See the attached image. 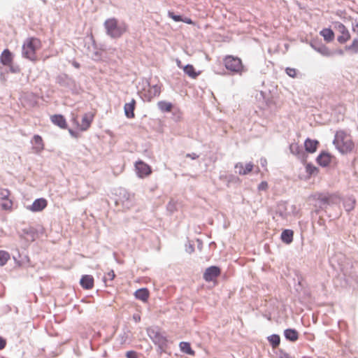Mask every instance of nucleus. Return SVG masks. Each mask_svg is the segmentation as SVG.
<instances>
[{
    "instance_id": "nucleus-6",
    "label": "nucleus",
    "mask_w": 358,
    "mask_h": 358,
    "mask_svg": "<svg viewBox=\"0 0 358 358\" xmlns=\"http://www.w3.org/2000/svg\"><path fill=\"white\" fill-rule=\"evenodd\" d=\"M11 192L8 189H0V206L3 210L11 212L13 209V201L10 199Z\"/></svg>"
},
{
    "instance_id": "nucleus-26",
    "label": "nucleus",
    "mask_w": 358,
    "mask_h": 358,
    "mask_svg": "<svg viewBox=\"0 0 358 358\" xmlns=\"http://www.w3.org/2000/svg\"><path fill=\"white\" fill-rule=\"evenodd\" d=\"M267 339L273 348H276L280 345V338L278 334H272L269 336Z\"/></svg>"
},
{
    "instance_id": "nucleus-19",
    "label": "nucleus",
    "mask_w": 358,
    "mask_h": 358,
    "mask_svg": "<svg viewBox=\"0 0 358 358\" xmlns=\"http://www.w3.org/2000/svg\"><path fill=\"white\" fill-rule=\"evenodd\" d=\"M318 144H319V142L317 141L307 138L305 141L304 146H305L306 150L308 152L313 153L316 151Z\"/></svg>"
},
{
    "instance_id": "nucleus-21",
    "label": "nucleus",
    "mask_w": 358,
    "mask_h": 358,
    "mask_svg": "<svg viewBox=\"0 0 358 358\" xmlns=\"http://www.w3.org/2000/svg\"><path fill=\"white\" fill-rule=\"evenodd\" d=\"M284 336L287 340L294 342L299 338V333L296 329H287L284 331Z\"/></svg>"
},
{
    "instance_id": "nucleus-5",
    "label": "nucleus",
    "mask_w": 358,
    "mask_h": 358,
    "mask_svg": "<svg viewBox=\"0 0 358 358\" xmlns=\"http://www.w3.org/2000/svg\"><path fill=\"white\" fill-rule=\"evenodd\" d=\"M147 334L152 342L159 347L166 345L167 340L166 336L158 327H150L147 329Z\"/></svg>"
},
{
    "instance_id": "nucleus-38",
    "label": "nucleus",
    "mask_w": 358,
    "mask_h": 358,
    "mask_svg": "<svg viewBox=\"0 0 358 358\" xmlns=\"http://www.w3.org/2000/svg\"><path fill=\"white\" fill-rule=\"evenodd\" d=\"M115 275L113 271H109L103 278L105 282H107L108 281H112Z\"/></svg>"
},
{
    "instance_id": "nucleus-33",
    "label": "nucleus",
    "mask_w": 358,
    "mask_h": 358,
    "mask_svg": "<svg viewBox=\"0 0 358 358\" xmlns=\"http://www.w3.org/2000/svg\"><path fill=\"white\" fill-rule=\"evenodd\" d=\"M355 201L348 199L344 202V207L347 211H350L355 208Z\"/></svg>"
},
{
    "instance_id": "nucleus-8",
    "label": "nucleus",
    "mask_w": 358,
    "mask_h": 358,
    "mask_svg": "<svg viewBox=\"0 0 358 358\" xmlns=\"http://www.w3.org/2000/svg\"><path fill=\"white\" fill-rule=\"evenodd\" d=\"M220 273L221 271L219 267L211 266L206 269L203 277L206 282H210L219 276Z\"/></svg>"
},
{
    "instance_id": "nucleus-28",
    "label": "nucleus",
    "mask_w": 358,
    "mask_h": 358,
    "mask_svg": "<svg viewBox=\"0 0 358 358\" xmlns=\"http://www.w3.org/2000/svg\"><path fill=\"white\" fill-rule=\"evenodd\" d=\"M158 108L163 112H170L172 109V104L165 101H159L157 103Z\"/></svg>"
},
{
    "instance_id": "nucleus-12",
    "label": "nucleus",
    "mask_w": 358,
    "mask_h": 358,
    "mask_svg": "<svg viewBox=\"0 0 358 358\" xmlns=\"http://www.w3.org/2000/svg\"><path fill=\"white\" fill-rule=\"evenodd\" d=\"M0 61L4 66L12 67L13 63V55L8 49H5L0 56Z\"/></svg>"
},
{
    "instance_id": "nucleus-11",
    "label": "nucleus",
    "mask_w": 358,
    "mask_h": 358,
    "mask_svg": "<svg viewBox=\"0 0 358 358\" xmlns=\"http://www.w3.org/2000/svg\"><path fill=\"white\" fill-rule=\"evenodd\" d=\"M32 150L36 153H39L45 148L42 137L39 135H34L31 140Z\"/></svg>"
},
{
    "instance_id": "nucleus-4",
    "label": "nucleus",
    "mask_w": 358,
    "mask_h": 358,
    "mask_svg": "<svg viewBox=\"0 0 358 358\" xmlns=\"http://www.w3.org/2000/svg\"><path fill=\"white\" fill-rule=\"evenodd\" d=\"M223 62L226 69L233 73L241 74L245 71L242 61L238 57L227 55Z\"/></svg>"
},
{
    "instance_id": "nucleus-30",
    "label": "nucleus",
    "mask_w": 358,
    "mask_h": 358,
    "mask_svg": "<svg viewBox=\"0 0 358 358\" xmlns=\"http://www.w3.org/2000/svg\"><path fill=\"white\" fill-rule=\"evenodd\" d=\"M78 122L81 130H87L90 127V120L87 115L82 117L80 122L78 120Z\"/></svg>"
},
{
    "instance_id": "nucleus-36",
    "label": "nucleus",
    "mask_w": 358,
    "mask_h": 358,
    "mask_svg": "<svg viewBox=\"0 0 358 358\" xmlns=\"http://www.w3.org/2000/svg\"><path fill=\"white\" fill-rule=\"evenodd\" d=\"M306 169L309 175H313L318 171L317 169L310 164L306 165Z\"/></svg>"
},
{
    "instance_id": "nucleus-17",
    "label": "nucleus",
    "mask_w": 358,
    "mask_h": 358,
    "mask_svg": "<svg viewBox=\"0 0 358 358\" xmlns=\"http://www.w3.org/2000/svg\"><path fill=\"white\" fill-rule=\"evenodd\" d=\"M136 101L133 99L129 103L124 104V110L127 117L133 118L134 117V109H135Z\"/></svg>"
},
{
    "instance_id": "nucleus-13",
    "label": "nucleus",
    "mask_w": 358,
    "mask_h": 358,
    "mask_svg": "<svg viewBox=\"0 0 358 358\" xmlns=\"http://www.w3.org/2000/svg\"><path fill=\"white\" fill-rule=\"evenodd\" d=\"M236 172L238 173L240 175H246L248 173L251 172L253 169V164L252 162H249L245 164V166L241 162L237 163L235 165Z\"/></svg>"
},
{
    "instance_id": "nucleus-7",
    "label": "nucleus",
    "mask_w": 358,
    "mask_h": 358,
    "mask_svg": "<svg viewBox=\"0 0 358 358\" xmlns=\"http://www.w3.org/2000/svg\"><path fill=\"white\" fill-rule=\"evenodd\" d=\"M336 28L341 34V35L338 36L337 41L341 44L346 43L350 38V34L348 29L341 22L336 24Z\"/></svg>"
},
{
    "instance_id": "nucleus-49",
    "label": "nucleus",
    "mask_w": 358,
    "mask_h": 358,
    "mask_svg": "<svg viewBox=\"0 0 358 358\" xmlns=\"http://www.w3.org/2000/svg\"><path fill=\"white\" fill-rule=\"evenodd\" d=\"M133 318L136 322L141 320V317L138 315H134Z\"/></svg>"
},
{
    "instance_id": "nucleus-20",
    "label": "nucleus",
    "mask_w": 358,
    "mask_h": 358,
    "mask_svg": "<svg viewBox=\"0 0 358 358\" xmlns=\"http://www.w3.org/2000/svg\"><path fill=\"white\" fill-rule=\"evenodd\" d=\"M317 162L320 166H327L331 162V156L329 153L323 152L317 157Z\"/></svg>"
},
{
    "instance_id": "nucleus-37",
    "label": "nucleus",
    "mask_w": 358,
    "mask_h": 358,
    "mask_svg": "<svg viewBox=\"0 0 358 358\" xmlns=\"http://www.w3.org/2000/svg\"><path fill=\"white\" fill-rule=\"evenodd\" d=\"M278 355L279 358H293L289 353H287L282 349L278 350Z\"/></svg>"
},
{
    "instance_id": "nucleus-46",
    "label": "nucleus",
    "mask_w": 358,
    "mask_h": 358,
    "mask_svg": "<svg viewBox=\"0 0 358 358\" xmlns=\"http://www.w3.org/2000/svg\"><path fill=\"white\" fill-rule=\"evenodd\" d=\"M186 251L191 254L192 252H193L194 251V245H192V244H189L188 245H186Z\"/></svg>"
},
{
    "instance_id": "nucleus-15",
    "label": "nucleus",
    "mask_w": 358,
    "mask_h": 358,
    "mask_svg": "<svg viewBox=\"0 0 358 358\" xmlns=\"http://www.w3.org/2000/svg\"><path fill=\"white\" fill-rule=\"evenodd\" d=\"M51 122L62 129L67 127V122L64 117L62 115H53L50 117Z\"/></svg>"
},
{
    "instance_id": "nucleus-43",
    "label": "nucleus",
    "mask_w": 358,
    "mask_h": 358,
    "mask_svg": "<svg viewBox=\"0 0 358 358\" xmlns=\"http://www.w3.org/2000/svg\"><path fill=\"white\" fill-rule=\"evenodd\" d=\"M24 233H26L27 234H28V235H30V236H31V241H34V240L36 233H35V231H34L32 229H29V231L24 230Z\"/></svg>"
},
{
    "instance_id": "nucleus-39",
    "label": "nucleus",
    "mask_w": 358,
    "mask_h": 358,
    "mask_svg": "<svg viewBox=\"0 0 358 358\" xmlns=\"http://www.w3.org/2000/svg\"><path fill=\"white\" fill-rule=\"evenodd\" d=\"M169 16L172 18L175 22H181L182 21V16L175 15L173 12H169Z\"/></svg>"
},
{
    "instance_id": "nucleus-48",
    "label": "nucleus",
    "mask_w": 358,
    "mask_h": 358,
    "mask_svg": "<svg viewBox=\"0 0 358 358\" xmlns=\"http://www.w3.org/2000/svg\"><path fill=\"white\" fill-rule=\"evenodd\" d=\"M186 157H189L192 159H196L199 158V155H196V153L187 154Z\"/></svg>"
},
{
    "instance_id": "nucleus-3",
    "label": "nucleus",
    "mask_w": 358,
    "mask_h": 358,
    "mask_svg": "<svg viewBox=\"0 0 358 358\" xmlns=\"http://www.w3.org/2000/svg\"><path fill=\"white\" fill-rule=\"evenodd\" d=\"M333 143L341 153L349 152L354 147L352 141L343 131H337L336 133Z\"/></svg>"
},
{
    "instance_id": "nucleus-25",
    "label": "nucleus",
    "mask_w": 358,
    "mask_h": 358,
    "mask_svg": "<svg viewBox=\"0 0 358 358\" xmlns=\"http://www.w3.org/2000/svg\"><path fill=\"white\" fill-rule=\"evenodd\" d=\"M184 72L192 78H196L199 76V73L195 71L194 66L191 64H187L183 68Z\"/></svg>"
},
{
    "instance_id": "nucleus-34",
    "label": "nucleus",
    "mask_w": 358,
    "mask_h": 358,
    "mask_svg": "<svg viewBox=\"0 0 358 358\" xmlns=\"http://www.w3.org/2000/svg\"><path fill=\"white\" fill-rule=\"evenodd\" d=\"M285 210V204H280L277 210V213H279L280 216L284 219L287 218L288 215V213H287Z\"/></svg>"
},
{
    "instance_id": "nucleus-50",
    "label": "nucleus",
    "mask_w": 358,
    "mask_h": 358,
    "mask_svg": "<svg viewBox=\"0 0 358 358\" xmlns=\"http://www.w3.org/2000/svg\"><path fill=\"white\" fill-rule=\"evenodd\" d=\"M182 22H185L187 24H192V21L189 18H185V20H182Z\"/></svg>"
},
{
    "instance_id": "nucleus-2",
    "label": "nucleus",
    "mask_w": 358,
    "mask_h": 358,
    "mask_svg": "<svg viewBox=\"0 0 358 358\" xmlns=\"http://www.w3.org/2000/svg\"><path fill=\"white\" fill-rule=\"evenodd\" d=\"M41 48L40 39L34 37L28 38L22 45V55L31 61L37 60L36 52Z\"/></svg>"
},
{
    "instance_id": "nucleus-42",
    "label": "nucleus",
    "mask_w": 358,
    "mask_h": 358,
    "mask_svg": "<svg viewBox=\"0 0 358 358\" xmlns=\"http://www.w3.org/2000/svg\"><path fill=\"white\" fill-rule=\"evenodd\" d=\"M126 356L127 358H138L137 354L134 351H128L126 353Z\"/></svg>"
},
{
    "instance_id": "nucleus-47",
    "label": "nucleus",
    "mask_w": 358,
    "mask_h": 358,
    "mask_svg": "<svg viewBox=\"0 0 358 358\" xmlns=\"http://www.w3.org/2000/svg\"><path fill=\"white\" fill-rule=\"evenodd\" d=\"M6 345V341L3 338L0 337V350H2L5 348Z\"/></svg>"
},
{
    "instance_id": "nucleus-53",
    "label": "nucleus",
    "mask_w": 358,
    "mask_h": 358,
    "mask_svg": "<svg viewBox=\"0 0 358 358\" xmlns=\"http://www.w3.org/2000/svg\"><path fill=\"white\" fill-rule=\"evenodd\" d=\"M1 80L3 82L6 81V78H5L4 76H2Z\"/></svg>"
},
{
    "instance_id": "nucleus-45",
    "label": "nucleus",
    "mask_w": 358,
    "mask_h": 358,
    "mask_svg": "<svg viewBox=\"0 0 358 358\" xmlns=\"http://www.w3.org/2000/svg\"><path fill=\"white\" fill-rule=\"evenodd\" d=\"M352 31L358 34V20H355L352 24Z\"/></svg>"
},
{
    "instance_id": "nucleus-51",
    "label": "nucleus",
    "mask_w": 358,
    "mask_h": 358,
    "mask_svg": "<svg viewBox=\"0 0 358 358\" xmlns=\"http://www.w3.org/2000/svg\"><path fill=\"white\" fill-rule=\"evenodd\" d=\"M260 162H261L262 166H264L267 163L266 159L264 158H262L260 159Z\"/></svg>"
},
{
    "instance_id": "nucleus-40",
    "label": "nucleus",
    "mask_w": 358,
    "mask_h": 358,
    "mask_svg": "<svg viewBox=\"0 0 358 358\" xmlns=\"http://www.w3.org/2000/svg\"><path fill=\"white\" fill-rule=\"evenodd\" d=\"M286 73L289 76L292 78H295L296 76V71L295 69L288 67L286 69Z\"/></svg>"
},
{
    "instance_id": "nucleus-23",
    "label": "nucleus",
    "mask_w": 358,
    "mask_h": 358,
    "mask_svg": "<svg viewBox=\"0 0 358 358\" xmlns=\"http://www.w3.org/2000/svg\"><path fill=\"white\" fill-rule=\"evenodd\" d=\"M293 231L290 229H285L281 234V239L282 242L289 244L293 241Z\"/></svg>"
},
{
    "instance_id": "nucleus-22",
    "label": "nucleus",
    "mask_w": 358,
    "mask_h": 358,
    "mask_svg": "<svg viewBox=\"0 0 358 358\" xmlns=\"http://www.w3.org/2000/svg\"><path fill=\"white\" fill-rule=\"evenodd\" d=\"M134 296L137 299L145 302L149 297V292L146 288H141L136 290Z\"/></svg>"
},
{
    "instance_id": "nucleus-27",
    "label": "nucleus",
    "mask_w": 358,
    "mask_h": 358,
    "mask_svg": "<svg viewBox=\"0 0 358 358\" xmlns=\"http://www.w3.org/2000/svg\"><path fill=\"white\" fill-rule=\"evenodd\" d=\"M180 348L181 350L189 355H194V351L191 348L190 344L187 342H180Z\"/></svg>"
},
{
    "instance_id": "nucleus-52",
    "label": "nucleus",
    "mask_w": 358,
    "mask_h": 358,
    "mask_svg": "<svg viewBox=\"0 0 358 358\" xmlns=\"http://www.w3.org/2000/svg\"><path fill=\"white\" fill-rule=\"evenodd\" d=\"M90 285H91V288H92L93 287V285H94V279H93V278L92 276H91Z\"/></svg>"
},
{
    "instance_id": "nucleus-29",
    "label": "nucleus",
    "mask_w": 358,
    "mask_h": 358,
    "mask_svg": "<svg viewBox=\"0 0 358 358\" xmlns=\"http://www.w3.org/2000/svg\"><path fill=\"white\" fill-rule=\"evenodd\" d=\"M161 93V87L157 85H155L150 87L148 94L150 98L159 96Z\"/></svg>"
},
{
    "instance_id": "nucleus-10",
    "label": "nucleus",
    "mask_w": 358,
    "mask_h": 358,
    "mask_svg": "<svg viewBox=\"0 0 358 358\" xmlns=\"http://www.w3.org/2000/svg\"><path fill=\"white\" fill-rule=\"evenodd\" d=\"M135 166L137 174L141 178L147 176L151 173L150 167L143 162L140 161L136 162Z\"/></svg>"
},
{
    "instance_id": "nucleus-35",
    "label": "nucleus",
    "mask_w": 358,
    "mask_h": 358,
    "mask_svg": "<svg viewBox=\"0 0 358 358\" xmlns=\"http://www.w3.org/2000/svg\"><path fill=\"white\" fill-rule=\"evenodd\" d=\"M80 284L84 288L89 289L90 288V276L89 275L83 276L80 280Z\"/></svg>"
},
{
    "instance_id": "nucleus-32",
    "label": "nucleus",
    "mask_w": 358,
    "mask_h": 358,
    "mask_svg": "<svg viewBox=\"0 0 358 358\" xmlns=\"http://www.w3.org/2000/svg\"><path fill=\"white\" fill-rule=\"evenodd\" d=\"M10 259V255L8 252L0 250V266H4Z\"/></svg>"
},
{
    "instance_id": "nucleus-18",
    "label": "nucleus",
    "mask_w": 358,
    "mask_h": 358,
    "mask_svg": "<svg viewBox=\"0 0 358 358\" xmlns=\"http://www.w3.org/2000/svg\"><path fill=\"white\" fill-rule=\"evenodd\" d=\"M289 150L292 154L296 156L299 159L303 157L304 152L298 143H292L289 145Z\"/></svg>"
},
{
    "instance_id": "nucleus-16",
    "label": "nucleus",
    "mask_w": 358,
    "mask_h": 358,
    "mask_svg": "<svg viewBox=\"0 0 358 358\" xmlns=\"http://www.w3.org/2000/svg\"><path fill=\"white\" fill-rule=\"evenodd\" d=\"M329 205V198L327 196H320L315 204V212L318 213L321 210H325Z\"/></svg>"
},
{
    "instance_id": "nucleus-41",
    "label": "nucleus",
    "mask_w": 358,
    "mask_h": 358,
    "mask_svg": "<svg viewBox=\"0 0 358 358\" xmlns=\"http://www.w3.org/2000/svg\"><path fill=\"white\" fill-rule=\"evenodd\" d=\"M103 53V50H100V51H98V50H96L94 52V55L92 57V59H94V60H99L101 59V55Z\"/></svg>"
},
{
    "instance_id": "nucleus-24",
    "label": "nucleus",
    "mask_w": 358,
    "mask_h": 358,
    "mask_svg": "<svg viewBox=\"0 0 358 358\" xmlns=\"http://www.w3.org/2000/svg\"><path fill=\"white\" fill-rule=\"evenodd\" d=\"M320 34L327 42H331L334 38V33L331 29H323Z\"/></svg>"
},
{
    "instance_id": "nucleus-14",
    "label": "nucleus",
    "mask_w": 358,
    "mask_h": 358,
    "mask_svg": "<svg viewBox=\"0 0 358 358\" xmlns=\"http://www.w3.org/2000/svg\"><path fill=\"white\" fill-rule=\"evenodd\" d=\"M310 46L315 50H316L317 52L320 53L323 56L330 57L332 55L331 51L326 45L323 44H316L314 43H311Z\"/></svg>"
},
{
    "instance_id": "nucleus-1",
    "label": "nucleus",
    "mask_w": 358,
    "mask_h": 358,
    "mask_svg": "<svg viewBox=\"0 0 358 358\" xmlns=\"http://www.w3.org/2000/svg\"><path fill=\"white\" fill-rule=\"evenodd\" d=\"M104 27L107 35L112 38H118L127 31L128 26L125 22L111 17L105 21Z\"/></svg>"
},
{
    "instance_id": "nucleus-31",
    "label": "nucleus",
    "mask_w": 358,
    "mask_h": 358,
    "mask_svg": "<svg viewBox=\"0 0 358 358\" xmlns=\"http://www.w3.org/2000/svg\"><path fill=\"white\" fill-rule=\"evenodd\" d=\"M345 50L355 54L358 53V38H354L351 45L345 46Z\"/></svg>"
},
{
    "instance_id": "nucleus-44",
    "label": "nucleus",
    "mask_w": 358,
    "mask_h": 358,
    "mask_svg": "<svg viewBox=\"0 0 358 358\" xmlns=\"http://www.w3.org/2000/svg\"><path fill=\"white\" fill-rule=\"evenodd\" d=\"M268 187V184L266 182H262L259 185V187H258V189L259 190H266Z\"/></svg>"
},
{
    "instance_id": "nucleus-9",
    "label": "nucleus",
    "mask_w": 358,
    "mask_h": 358,
    "mask_svg": "<svg viewBox=\"0 0 358 358\" xmlns=\"http://www.w3.org/2000/svg\"><path fill=\"white\" fill-rule=\"evenodd\" d=\"M48 206V201L44 198L36 199L33 203L27 207V209L32 212H39L45 209Z\"/></svg>"
}]
</instances>
